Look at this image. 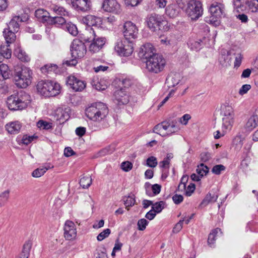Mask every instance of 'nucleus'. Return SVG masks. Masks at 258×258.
<instances>
[{
	"label": "nucleus",
	"instance_id": "nucleus-1",
	"mask_svg": "<svg viewBox=\"0 0 258 258\" xmlns=\"http://www.w3.org/2000/svg\"><path fill=\"white\" fill-rule=\"evenodd\" d=\"M221 114L222 117V131H217L214 133L215 139H218L224 136L227 131H230L234 123V113L232 107L228 104L221 106Z\"/></svg>",
	"mask_w": 258,
	"mask_h": 258
},
{
	"label": "nucleus",
	"instance_id": "nucleus-19",
	"mask_svg": "<svg viewBox=\"0 0 258 258\" xmlns=\"http://www.w3.org/2000/svg\"><path fill=\"white\" fill-rule=\"evenodd\" d=\"M93 42L90 45L89 50L93 53L98 52L101 49L106 42V39L104 37L95 38L92 40Z\"/></svg>",
	"mask_w": 258,
	"mask_h": 258
},
{
	"label": "nucleus",
	"instance_id": "nucleus-22",
	"mask_svg": "<svg viewBox=\"0 0 258 258\" xmlns=\"http://www.w3.org/2000/svg\"><path fill=\"white\" fill-rule=\"evenodd\" d=\"M96 37L94 28L90 27L86 30L83 36L81 37V39L79 40L82 41L84 44H85V42L92 41L93 39H95Z\"/></svg>",
	"mask_w": 258,
	"mask_h": 258
},
{
	"label": "nucleus",
	"instance_id": "nucleus-62",
	"mask_svg": "<svg viewBox=\"0 0 258 258\" xmlns=\"http://www.w3.org/2000/svg\"><path fill=\"white\" fill-rule=\"evenodd\" d=\"M184 221V219L179 220V221L175 225L173 229V232L174 233H178L179 232L182 228L183 223Z\"/></svg>",
	"mask_w": 258,
	"mask_h": 258
},
{
	"label": "nucleus",
	"instance_id": "nucleus-52",
	"mask_svg": "<svg viewBox=\"0 0 258 258\" xmlns=\"http://www.w3.org/2000/svg\"><path fill=\"white\" fill-rule=\"evenodd\" d=\"M146 162L147 165L152 168L155 167L158 164L157 158L154 156L149 157L147 158Z\"/></svg>",
	"mask_w": 258,
	"mask_h": 258
},
{
	"label": "nucleus",
	"instance_id": "nucleus-18",
	"mask_svg": "<svg viewBox=\"0 0 258 258\" xmlns=\"http://www.w3.org/2000/svg\"><path fill=\"white\" fill-rule=\"evenodd\" d=\"M224 6L221 3L214 2L210 8V12L213 17L215 18H219L223 15Z\"/></svg>",
	"mask_w": 258,
	"mask_h": 258
},
{
	"label": "nucleus",
	"instance_id": "nucleus-30",
	"mask_svg": "<svg viewBox=\"0 0 258 258\" xmlns=\"http://www.w3.org/2000/svg\"><path fill=\"white\" fill-rule=\"evenodd\" d=\"M99 19L93 15H88L83 18V21L88 26L87 29H89L90 27H97L98 21Z\"/></svg>",
	"mask_w": 258,
	"mask_h": 258
},
{
	"label": "nucleus",
	"instance_id": "nucleus-48",
	"mask_svg": "<svg viewBox=\"0 0 258 258\" xmlns=\"http://www.w3.org/2000/svg\"><path fill=\"white\" fill-rule=\"evenodd\" d=\"M10 44H7L6 47L5 46L1 47V50L2 54L4 56V58H9L11 57L12 50L11 49L9 48Z\"/></svg>",
	"mask_w": 258,
	"mask_h": 258
},
{
	"label": "nucleus",
	"instance_id": "nucleus-41",
	"mask_svg": "<svg viewBox=\"0 0 258 258\" xmlns=\"http://www.w3.org/2000/svg\"><path fill=\"white\" fill-rule=\"evenodd\" d=\"M221 231L219 228L214 229L209 235L208 239V243L209 245L212 247L215 241V237L219 232Z\"/></svg>",
	"mask_w": 258,
	"mask_h": 258
},
{
	"label": "nucleus",
	"instance_id": "nucleus-35",
	"mask_svg": "<svg viewBox=\"0 0 258 258\" xmlns=\"http://www.w3.org/2000/svg\"><path fill=\"white\" fill-rule=\"evenodd\" d=\"M218 198V196L217 195H212L211 193H208L202 202L201 205L205 206L210 203L215 202L217 201Z\"/></svg>",
	"mask_w": 258,
	"mask_h": 258
},
{
	"label": "nucleus",
	"instance_id": "nucleus-56",
	"mask_svg": "<svg viewBox=\"0 0 258 258\" xmlns=\"http://www.w3.org/2000/svg\"><path fill=\"white\" fill-rule=\"evenodd\" d=\"M225 170V167L224 165L219 164L216 165L213 167L212 172L216 175H219L221 171H224Z\"/></svg>",
	"mask_w": 258,
	"mask_h": 258
},
{
	"label": "nucleus",
	"instance_id": "nucleus-23",
	"mask_svg": "<svg viewBox=\"0 0 258 258\" xmlns=\"http://www.w3.org/2000/svg\"><path fill=\"white\" fill-rule=\"evenodd\" d=\"M6 127L10 134H17L20 131L22 124L19 121H15L7 124Z\"/></svg>",
	"mask_w": 258,
	"mask_h": 258
},
{
	"label": "nucleus",
	"instance_id": "nucleus-59",
	"mask_svg": "<svg viewBox=\"0 0 258 258\" xmlns=\"http://www.w3.org/2000/svg\"><path fill=\"white\" fill-rule=\"evenodd\" d=\"M120 167L123 171L127 172L132 169L133 164L129 161H125L121 164Z\"/></svg>",
	"mask_w": 258,
	"mask_h": 258
},
{
	"label": "nucleus",
	"instance_id": "nucleus-17",
	"mask_svg": "<svg viewBox=\"0 0 258 258\" xmlns=\"http://www.w3.org/2000/svg\"><path fill=\"white\" fill-rule=\"evenodd\" d=\"M102 8L106 12L117 14L119 12L120 5L116 0H104Z\"/></svg>",
	"mask_w": 258,
	"mask_h": 258
},
{
	"label": "nucleus",
	"instance_id": "nucleus-43",
	"mask_svg": "<svg viewBox=\"0 0 258 258\" xmlns=\"http://www.w3.org/2000/svg\"><path fill=\"white\" fill-rule=\"evenodd\" d=\"M244 138L241 135L236 136L233 140V144L237 150H240L243 144Z\"/></svg>",
	"mask_w": 258,
	"mask_h": 258
},
{
	"label": "nucleus",
	"instance_id": "nucleus-24",
	"mask_svg": "<svg viewBox=\"0 0 258 258\" xmlns=\"http://www.w3.org/2000/svg\"><path fill=\"white\" fill-rule=\"evenodd\" d=\"M48 89L49 94H48V97H54L59 94L60 86L58 83L49 80Z\"/></svg>",
	"mask_w": 258,
	"mask_h": 258
},
{
	"label": "nucleus",
	"instance_id": "nucleus-7",
	"mask_svg": "<svg viewBox=\"0 0 258 258\" xmlns=\"http://www.w3.org/2000/svg\"><path fill=\"white\" fill-rule=\"evenodd\" d=\"M146 69L149 72L158 74L164 70L166 60L161 55L154 54L152 57L146 60Z\"/></svg>",
	"mask_w": 258,
	"mask_h": 258
},
{
	"label": "nucleus",
	"instance_id": "nucleus-44",
	"mask_svg": "<svg viewBox=\"0 0 258 258\" xmlns=\"http://www.w3.org/2000/svg\"><path fill=\"white\" fill-rule=\"evenodd\" d=\"M136 200L134 195H129L128 197L124 198V204L126 208L133 206Z\"/></svg>",
	"mask_w": 258,
	"mask_h": 258
},
{
	"label": "nucleus",
	"instance_id": "nucleus-3",
	"mask_svg": "<svg viewBox=\"0 0 258 258\" xmlns=\"http://www.w3.org/2000/svg\"><path fill=\"white\" fill-rule=\"evenodd\" d=\"M85 114L89 119L100 122L104 121L106 119L108 114V108L107 105L102 102H96L86 109Z\"/></svg>",
	"mask_w": 258,
	"mask_h": 258
},
{
	"label": "nucleus",
	"instance_id": "nucleus-37",
	"mask_svg": "<svg viewBox=\"0 0 258 258\" xmlns=\"http://www.w3.org/2000/svg\"><path fill=\"white\" fill-rule=\"evenodd\" d=\"M245 5L252 12H258V0H247Z\"/></svg>",
	"mask_w": 258,
	"mask_h": 258
},
{
	"label": "nucleus",
	"instance_id": "nucleus-12",
	"mask_svg": "<svg viewBox=\"0 0 258 258\" xmlns=\"http://www.w3.org/2000/svg\"><path fill=\"white\" fill-rule=\"evenodd\" d=\"M114 103L120 106L127 104L130 96L126 89L121 88L114 92Z\"/></svg>",
	"mask_w": 258,
	"mask_h": 258
},
{
	"label": "nucleus",
	"instance_id": "nucleus-32",
	"mask_svg": "<svg viewBox=\"0 0 258 258\" xmlns=\"http://www.w3.org/2000/svg\"><path fill=\"white\" fill-rule=\"evenodd\" d=\"M187 45L190 49L192 50L198 51L200 50L203 47L204 43L201 39L198 40L191 39L188 41Z\"/></svg>",
	"mask_w": 258,
	"mask_h": 258
},
{
	"label": "nucleus",
	"instance_id": "nucleus-57",
	"mask_svg": "<svg viewBox=\"0 0 258 258\" xmlns=\"http://www.w3.org/2000/svg\"><path fill=\"white\" fill-rule=\"evenodd\" d=\"M36 137H35L34 136H27V135H24L23 136L22 140H21V141H22V143L24 144V145H28L29 144H30L31 142H32L34 139H36Z\"/></svg>",
	"mask_w": 258,
	"mask_h": 258
},
{
	"label": "nucleus",
	"instance_id": "nucleus-13",
	"mask_svg": "<svg viewBox=\"0 0 258 258\" xmlns=\"http://www.w3.org/2000/svg\"><path fill=\"white\" fill-rule=\"evenodd\" d=\"M64 237L67 240H73L77 236V230L75 224L71 221L65 222L64 227Z\"/></svg>",
	"mask_w": 258,
	"mask_h": 258
},
{
	"label": "nucleus",
	"instance_id": "nucleus-26",
	"mask_svg": "<svg viewBox=\"0 0 258 258\" xmlns=\"http://www.w3.org/2000/svg\"><path fill=\"white\" fill-rule=\"evenodd\" d=\"M35 15L40 21L47 22L48 23L49 21V18L51 17L49 13L43 9L37 10L35 12Z\"/></svg>",
	"mask_w": 258,
	"mask_h": 258
},
{
	"label": "nucleus",
	"instance_id": "nucleus-10",
	"mask_svg": "<svg viewBox=\"0 0 258 258\" xmlns=\"http://www.w3.org/2000/svg\"><path fill=\"white\" fill-rule=\"evenodd\" d=\"M186 12L191 20H197L203 14L201 3L198 1H190L187 4Z\"/></svg>",
	"mask_w": 258,
	"mask_h": 258
},
{
	"label": "nucleus",
	"instance_id": "nucleus-11",
	"mask_svg": "<svg viewBox=\"0 0 258 258\" xmlns=\"http://www.w3.org/2000/svg\"><path fill=\"white\" fill-rule=\"evenodd\" d=\"M122 33L126 40L133 42L138 37V29L134 23L127 21L123 24Z\"/></svg>",
	"mask_w": 258,
	"mask_h": 258
},
{
	"label": "nucleus",
	"instance_id": "nucleus-50",
	"mask_svg": "<svg viewBox=\"0 0 258 258\" xmlns=\"http://www.w3.org/2000/svg\"><path fill=\"white\" fill-rule=\"evenodd\" d=\"M49 167H45L42 168H37L34 170L32 173V176L34 177H39L43 175L48 169Z\"/></svg>",
	"mask_w": 258,
	"mask_h": 258
},
{
	"label": "nucleus",
	"instance_id": "nucleus-45",
	"mask_svg": "<svg viewBox=\"0 0 258 258\" xmlns=\"http://www.w3.org/2000/svg\"><path fill=\"white\" fill-rule=\"evenodd\" d=\"M165 202L164 201H160L153 204L152 209L156 213H159L164 208Z\"/></svg>",
	"mask_w": 258,
	"mask_h": 258
},
{
	"label": "nucleus",
	"instance_id": "nucleus-28",
	"mask_svg": "<svg viewBox=\"0 0 258 258\" xmlns=\"http://www.w3.org/2000/svg\"><path fill=\"white\" fill-rule=\"evenodd\" d=\"M20 16H15L13 17L9 23L8 24L7 30L17 32L19 29Z\"/></svg>",
	"mask_w": 258,
	"mask_h": 258
},
{
	"label": "nucleus",
	"instance_id": "nucleus-53",
	"mask_svg": "<svg viewBox=\"0 0 258 258\" xmlns=\"http://www.w3.org/2000/svg\"><path fill=\"white\" fill-rule=\"evenodd\" d=\"M188 176L187 175H183L180 181V183H179L178 189L179 191H182L183 190H184L185 189L186 187V183L187 182L188 180Z\"/></svg>",
	"mask_w": 258,
	"mask_h": 258
},
{
	"label": "nucleus",
	"instance_id": "nucleus-21",
	"mask_svg": "<svg viewBox=\"0 0 258 258\" xmlns=\"http://www.w3.org/2000/svg\"><path fill=\"white\" fill-rule=\"evenodd\" d=\"M258 125V108L253 112L252 115L248 118L246 122L245 127L249 130L251 131Z\"/></svg>",
	"mask_w": 258,
	"mask_h": 258
},
{
	"label": "nucleus",
	"instance_id": "nucleus-25",
	"mask_svg": "<svg viewBox=\"0 0 258 258\" xmlns=\"http://www.w3.org/2000/svg\"><path fill=\"white\" fill-rule=\"evenodd\" d=\"M14 54L21 61L28 62L30 60V57L20 46H18L15 49Z\"/></svg>",
	"mask_w": 258,
	"mask_h": 258
},
{
	"label": "nucleus",
	"instance_id": "nucleus-54",
	"mask_svg": "<svg viewBox=\"0 0 258 258\" xmlns=\"http://www.w3.org/2000/svg\"><path fill=\"white\" fill-rule=\"evenodd\" d=\"M111 231L109 228L104 229L102 232L99 234L97 237L98 241H101L105 238L107 237L110 234Z\"/></svg>",
	"mask_w": 258,
	"mask_h": 258
},
{
	"label": "nucleus",
	"instance_id": "nucleus-36",
	"mask_svg": "<svg viewBox=\"0 0 258 258\" xmlns=\"http://www.w3.org/2000/svg\"><path fill=\"white\" fill-rule=\"evenodd\" d=\"M66 22V20L62 16H51L50 18H49V21L48 23L59 26L64 24Z\"/></svg>",
	"mask_w": 258,
	"mask_h": 258
},
{
	"label": "nucleus",
	"instance_id": "nucleus-15",
	"mask_svg": "<svg viewBox=\"0 0 258 258\" xmlns=\"http://www.w3.org/2000/svg\"><path fill=\"white\" fill-rule=\"evenodd\" d=\"M157 54L155 53V49L153 45L149 43L143 45L139 51V56L146 60L152 57L154 54Z\"/></svg>",
	"mask_w": 258,
	"mask_h": 258
},
{
	"label": "nucleus",
	"instance_id": "nucleus-33",
	"mask_svg": "<svg viewBox=\"0 0 258 258\" xmlns=\"http://www.w3.org/2000/svg\"><path fill=\"white\" fill-rule=\"evenodd\" d=\"M180 81V77L179 74H171L166 79L167 83L170 84V86L172 87H174L178 84Z\"/></svg>",
	"mask_w": 258,
	"mask_h": 258
},
{
	"label": "nucleus",
	"instance_id": "nucleus-16",
	"mask_svg": "<svg viewBox=\"0 0 258 258\" xmlns=\"http://www.w3.org/2000/svg\"><path fill=\"white\" fill-rule=\"evenodd\" d=\"M73 7L78 11L86 12L91 7V0H71Z\"/></svg>",
	"mask_w": 258,
	"mask_h": 258
},
{
	"label": "nucleus",
	"instance_id": "nucleus-55",
	"mask_svg": "<svg viewBox=\"0 0 258 258\" xmlns=\"http://www.w3.org/2000/svg\"><path fill=\"white\" fill-rule=\"evenodd\" d=\"M6 80L4 78L3 80H0V92L2 94H6L8 92V86Z\"/></svg>",
	"mask_w": 258,
	"mask_h": 258
},
{
	"label": "nucleus",
	"instance_id": "nucleus-39",
	"mask_svg": "<svg viewBox=\"0 0 258 258\" xmlns=\"http://www.w3.org/2000/svg\"><path fill=\"white\" fill-rule=\"evenodd\" d=\"M64 27L66 30L72 35L75 36L78 34V31L76 26L72 23L65 24Z\"/></svg>",
	"mask_w": 258,
	"mask_h": 258
},
{
	"label": "nucleus",
	"instance_id": "nucleus-51",
	"mask_svg": "<svg viewBox=\"0 0 258 258\" xmlns=\"http://www.w3.org/2000/svg\"><path fill=\"white\" fill-rule=\"evenodd\" d=\"M38 127L43 130H49L52 127V123L46 121L40 120L37 122Z\"/></svg>",
	"mask_w": 258,
	"mask_h": 258
},
{
	"label": "nucleus",
	"instance_id": "nucleus-2",
	"mask_svg": "<svg viewBox=\"0 0 258 258\" xmlns=\"http://www.w3.org/2000/svg\"><path fill=\"white\" fill-rule=\"evenodd\" d=\"M31 102L30 96L24 91H20L8 97L7 106L11 110H22Z\"/></svg>",
	"mask_w": 258,
	"mask_h": 258
},
{
	"label": "nucleus",
	"instance_id": "nucleus-20",
	"mask_svg": "<svg viewBox=\"0 0 258 258\" xmlns=\"http://www.w3.org/2000/svg\"><path fill=\"white\" fill-rule=\"evenodd\" d=\"M49 80H41L38 82L36 85L37 92L41 95L48 97Z\"/></svg>",
	"mask_w": 258,
	"mask_h": 258
},
{
	"label": "nucleus",
	"instance_id": "nucleus-58",
	"mask_svg": "<svg viewBox=\"0 0 258 258\" xmlns=\"http://www.w3.org/2000/svg\"><path fill=\"white\" fill-rule=\"evenodd\" d=\"M149 222L145 219H141L138 221V226L139 230L143 231L146 229Z\"/></svg>",
	"mask_w": 258,
	"mask_h": 258
},
{
	"label": "nucleus",
	"instance_id": "nucleus-6",
	"mask_svg": "<svg viewBox=\"0 0 258 258\" xmlns=\"http://www.w3.org/2000/svg\"><path fill=\"white\" fill-rule=\"evenodd\" d=\"M179 130L176 120H168L163 121L156 125L153 132L162 137L171 136L177 133Z\"/></svg>",
	"mask_w": 258,
	"mask_h": 258
},
{
	"label": "nucleus",
	"instance_id": "nucleus-63",
	"mask_svg": "<svg viewBox=\"0 0 258 258\" xmlns=\"http://www.w3.org/2000/svg\"><path fill=\"white\" fill-rule=\"evenodd\" d=\"M122 84L124 86V89L127 88L134 84V80L130 78H126L122 80Z\"/></svg>",
	"mask_w": 258,
	"mask_h": 258
},
{
	"label": "nucleus",
	"instance_id": "nucleus-60",
	"mask_svg": "<svg viewBox=\"0 0 258 258\" xmlns=\"http://www.w3.org/2000/svg\"><path fill=\"white\" fill-rule=\"evenodd\" d=\"M115 149L114 145H111L106 148H104L101 151V153L102 155L105 154H111L114 151Z\"/></svg>",
	"mask_w": 258,
	"mask_h": 258
},
{
	"label": "nucleus",
	"instance_id": "nucleus-64",
	"mask_svg": "<svg viewBox=\"0 0 258 258\" xmlns=\"http://www.w3.org/2000/svg\"><path fill=\"white\" fill-rule=\"evenodd\" d=\"M185 195L186 196H190L192 194V193L194 192V191L195 190V185L194 183H190L189 184L187 187V188H185Z\"/></svg>",
	"mask_w": 258,
	"mask_h": 258
},
{
	"label": "nucleus",
	"instance_id": "nucleus-49",
	"mask_svg": "<svg viewBox=\"0 0 258 258\" xmlns=\"http://www.w3.org/2000/svg\"><path fill=\"white\" fill-rule=\"evenodd\" d=\"M0 71L3 78L7 79L9 78V67L6 64H1L0 65Z\"/></svg>",
	"mask_w": 258,
	"mask_h": 258
},
{
	"label": "nucleus",
	"instance_id": "nucleus-5",
	"mask_svg": "<svg viewBox=\"0 0 258 258\" xmlns=\"http://www.w3.org/2000/svg\"><path fill=\"white\" fill-rule=\"evenodd\" d=\"M70 50L73 59L64 62V63L68 66H75L77 63L76 59L84 57L87 51L85 44L79 39L73 40L71 45Z\"/></svg>",
	"mask_w": 258,
	"mask_h": 258
},
{
	"label": "nucleus",
	"instance_id": "nucleus-40",
	"mask_svg": "<svg viewBox=\"0 0 258 258\" xmlns=\"http://www.w3.org/2000/svg\"><path fill=\"white\" fill-rule=\"evenodd\" d=\"M209 169L204 163H201L198 166L196 169L197 173L201 176V177L206 175L209 172Z\"/></svg>",
	"mask_w": 258,
	"mask_h": 258
},
{
	"label": "nucleus",
	"instance_id": "nucleus-34",
	"mask_svg": "<svg viewBox=\"0 0 258 258\" xmlns=\"http://www.w3.org/2000/svg\"><path fill=\"white\" fill-rule=\"evenodd\" d=\"M41 70L44 74L49 73L50 72H54L55 74H58L59 70L58 67L56 64H47L41 68Z\"/></svg>",
	"mask_w": 258,
	"mask_h": 258
},
{
	"label": "nucleus",
	"instance_id": "nucleus-42",
	"mask_svg": "<svg viewBox=\"0 0 258 258\" xmlns=\"http://www.w3.org/2000/svg\"><path fill=\"white\" fill-rule=\"evenodd\" d=\"M10 190H6L0 194V207L4 206L9 199Z\"/></svg>",
	"mask_w": 258,
	"mask_h": 258
},
{
	"label": "nucleus",
	"instance_id": "nucleus-27",
	"mask_svg": "<svg viewBox=\"0 0 258 258\" xmlns=\"http://www.w3.org/2000/svg\"><path fill=\"white\" fill-rule=\"evenodd\" d=\"M179 8L174 4L169 5L165 9V14L170 18H175L178 15Z\"/></svg>",
	"mask_w": 258,
	"mask_h": 258
},
{
	"label": "nucleus",
	"instance_id": "nucleus-29",
	"mask_svg": "<svg viewBox=\"0 0 258 258\" xmlns=\"http://www.w3.org/2000/svg\"><path fill=\"white\" fill-rule=\"evenodd\" d=\"M32 246V242L31 240L26 241L23 245L22 251L17 258H28Z\"/></svg>",
	"mask_w": 258,
	"mask_h": 258
},
{
	"label": "nucleus",
	"instance_id": "nucleus-38",
	"mask_svg": "<svg viewBox=\"0 0 258 258\" xmlns=\"http://www.w3.org/2000/svg\"><path fill=\"white\" fill-rule=\"evenodd\" d=\"M92 183L90 175L83 176L80 180V184L83 188H88Z\"/></svg>",
	"mask_w": 258,
	"mask_h": 258
},
{
	"label": "nucleus",
	"instance_id": "nucleus-9",
	"mask_svg": "<svg viewBox=\"0 0 258 258\" xmlns=\"http://www.w3.org/2000/svg\"><path fill=\"white\" fill-rule=\"evenodd\" d=\"M133 45L132 41L118 38L115 43L114 50L119 55L127 57L132 54L134 50Z\"/></svg>",
	"mask_w": 258,
	"mask_h": 258
},
{
	"label": "nucleus",
	"instance_id": "nucleus-61",
	"mask_svg": "<svg viewBox=\"0 0 258 258\" xmlns=\"http://www.w3.org/2000/svg\"><path fill=\"white\" fill-rule=\"evenodd\" d=\"M251 85L249 84H244L242 86L239 90V94L243 95L247 93V92L251 89Z\"/></svg>",
	"mask_w": 258,
	"mask_h": 258
},
{
	"label": "nucleus",
	"instance_id": "nucleus-4",
	"mask_svg": "<svg viewBox=\"0 0 258 258\" xmlns=\"http://www.w3.org/2000/svg\"><path fill=\"white\" fill-rule=\"evenodd\" d=\"M32 71L26 67L20 70H16L14 74V80L16 85L21 88H26L32 82Z\"/></svg>",
	"mask_w": 258,
	"mask_h": 258
},
{
	"label": "nucleus",
	"instance_id": "nucleus-8",
	"mask_svg": "<svg viewBox=\"0 0 258 258\" xmlns=\"http://www.w3.org/2000/svg\"><path fill=\"white\" fill-rule=\"evenodd\" d=\"M148 27L152 31L165 30L164 27L167 24V21L160 15L153 13L151 14L147 20Z\"/></svg>",
	"mask_w": 258,
	"mask_h": 258
},
{
	"label": "nucleus",
	"instance_id": "nucleus-47",
	"mask_svg": "<svg viewBox=\"0 0 258 258\" xmlns=\"http://www.w3.org/2000/svg\"><path fill=\"white\" fill-rule=\"evenodd\" d=\"M161 186L158 184H155L152 186L153 193L146 189V194L149 196H153L158 195L161 191Z\"/></svg>",
	"mask_w": 258,
	"mask_h": 258
},
{
	"label": "nucleus",
	"instance_id": "nucleus-14",
	"mask_svg": "<svg viewBox=\"0 0 258 258\" xmlns=\"http://www.w3.org/2000/svg\"><path fill=\"white\" fill-rule=\"evenodd\" d=\"M67 84L75 91H82L86 87V83L74 76H70L67 78Z\"/></svg>",
	"mask_w": 258,
	"mask_h": 258
},
{
	"label": "nucleus",
	"instance_id": "nucleus-31",
	"mask_svg": "<svg viewBox=\"0 0 258 258\" xmlns=\"http://www.w3.org/2000/svg\"><path fill=\"white\" fill-rule=\"evenodd\" d=\"M16 32L5 29L3 31V34L7 44H10L13 43L16 39Z\"/></svg>",
	"mask_w": 258,
	"mask_h": 258
},
{
	"label": "nucleus",
	"instance_id": "nucleus-46",
	"mask_svg": "<svg viewBox=\"0 0 258 258\" xmlns=\"http://www.w3.org/2000/svg\"><path fill=\"white\" fill-rule=\"evenodd\" d=\"M51 9L57 15H60V16H65L67 12L65 9L60 6L56 5H53L51 6Z\"/></svg>",
	"mask_w": 258,
	"mask_h": 258
}]
</instances>
